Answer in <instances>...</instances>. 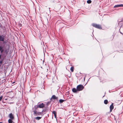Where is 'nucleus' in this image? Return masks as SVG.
Returning <instances> with one entry per match:
<instances>
[{"instance_id":"nucleus-1","label":"nucleus","mask_w":123,"mask_h":123,"mask_svg":"<svg viewBox=\"0 0 123 123\" xmlns=\"http://www.w3.org/2000/svg\"><path fill=\"white\" fill-rule=\"evenodd\" d=\"M92 25L95 28L99 29H101L102 27L100 25L98 24H97L95 23H93L92 24Z\"/></svg>"},{"instance_id":"nucleus-2","label":"nucleus","mask_w":123,"mask_h":123,"mask_svg":"<svg viewBox=\"0 0 123 123\" xmlns=\"http://www.w3.org/2000/svg\"><path fill=\"white\" fill-rule=\"evenodd\" d=\"M44 104L43 103H42L41 104L35 106V110H37V109L39 108H42L44 107Z\"/></svg>"},{"instance_id":"nucleus-3","label":"nucleus","mask_w":123,"mask_h":123,"mask_svg":"<svg viewBox=\"0 0 123 123\" xmlns=\"http://www.w3.org/2000/svg\"><path fill=\"white\" fill-rule=\"evenodd\" d=\"M84 88V86L82 85H80L77 86V89L78 90V91H79L82 90Z\"/></svg>"},{"instance_id":"nucleus-4","label":"nucleus","mask_w":123,"mask_h":123,"mask_svg":"<svg viewBox=\"0 0 123 123\" xmlns=\"http://www.w3.org/2000/svg\"><path fill=\"white\" fill-rule=\"evenodd\" d=\"M9 117L12 120H13L14 119V116L12 113H11L9 114Z\"/></svg>"},{"instance_id":"nucleus-5","label":"nucleus","mask_w":123,"mask_h":123,"mask_svg":"<svg viewBox=\"0 0 123 123\" xmlns=\"http://www.w3.org/2000/svg\"><path fill=\"white\" fill-rule=\"evenodd\" d=\"M123 4L117 5H115L114 6V8H116L119 7H123Z\"/></svg>"},{"instance_id":"nucleus-6","label":"nucleus","mask_w":123,"mask_h":123,"mask_svg":"<svg viewBox=\"0 0 123 123\" xmlns=\"http://www.w3.org/2000/svg\"><path fill=\"white\" fill-rule=\"evenodd\" d=\"M114 108V106L113 105V104L112 103V104L110 105V112H111L113 109Z\"/></svg>"},{"instance_id":"nucleus-7","label":"nucleus","mask_w":123,"mask_h":123,"mask_svg":"<svg viewBox=\"0 0 123 123\" xmlns=\"http://www.w3.org/2000/svg\"><path fill=\"white\" fill-rule=\"evenodd\" d=\"M57 99V97H56L55 95H53L51 98V99Z\"/></svg>"},{"instance_id":"nucleus-8","label":"nucleus","mask_w":123,"mask_h":123,"mask_svg":"<svg viewBox=\"0 0 123 123\" xmlns=\"http://www.w3.org/2000/svg\"><path fill=\"white\" fill-rule=\"evenodd\" d=\"M72 90L73 92H76L77 91H78L77 89H76L75 88H73Z\"/></svg>"},{"instance_id":"nucleus-9","label":"nucleus","mask_w":123,"mask_h":123,"mask_svg":"<svg viewBox=\"0 0 123 123\" xmlns=\"http://www.w3.org/2000/svg\"><path fill=\"white\" fill-rule=\"evenodd\" d=\"M4 40V37L0 36V41H3Z\"/></svg>"},{"instance_id":"nucleus-10","label":"nucleus","mask_w":123,"mask_h":123,"mask_svg":"<svg viewBox=\"0 0 123 123\" xmlns=\"http://www.w3.org/2000/svg\"><path fill=\"white\" fill-rule=\"evenodd\" d=\"M53 113L54 114L55 118L56 119V112L55 111H53Z\"/></svg>"},{"instance_id":"nucleus-11","label":"nucleus","mask_w":123,"mask_h":123,"mask_svg":"<svg viewBox=\"0 0 123 123\" xmlns=\"http://www.w3.org/2000/svg\"><path fill=\"white\" fill-rule=\"evenodd\" d=\"M12 120L11 119H9L8 120V123H12Z\"/></svg>"},{"instance_id":"nucleus-12","label":"nucleus","mask_w":123,"mask_h":123,"mask_svg":"<svg viewBox=\"0 0 123 123\" xmlns=\"http://www.w3.org/2000/svg\"><path fill=\"white\" fill-rule=\"evenodd\" d=\"M104 103L105 104H107L108 103V100H105L104 101Z\"/></svg>"},{"instance_id":"nucleus-13","label":"nucleus","mask_w":123,"mask_h":123,"mask_svg":"<svg viewBox=\"0 0 123 123\" xmlns=\"http://www.w3.org/2000/svg\"><path fill=\"white\" fill-rule=\"evenodd\" d=\"M87 3L88 4H90L91 3L92 1L90 0H88L87 1Z\"/></svg>"},{"instance_id":"nucleus-14","label":"nucleus","mask_w":123,"mask_h":123,"mask_svg":"<svg viewBox=\"0 0 123 123\" xmlns=\"http://www.w3.org/2000/svg\"><path fill=\"white\" fill-rule=\"evenodd\" d=\"M74 68L73 67H72L71 68H70V70L72 72H73V71H74Z\"/></svg>"},{"instance_id":"nucleus-15","label":"nucleus","mask_w":123,"mask_h":123,"mask_svg":"<svg viewBox=\"0 0 123 123\" xmlns=\"http://www.w3.org/2000/svg\"><path fill=\"white\" fill-rule=\"evenodd\" d=\"M41 118V117H37L36 118V119L39 120Z\"/></svg>"},{"instance_id":"nucleus-16","label":"nucleus","mask_w":123,"mask_h":123,"mask_svg":"<svg viewBox=\"0 0 123 123\" xmlns=\"http://www.w3.org/2000/svg\"><path fill=\"white\" fill-rule=\"evenodd\" d=\"M64 101V100H62V99H60L59 100V102L61 103H62Z\"/></svg>"},{"instance_id":"nucleus-17","label":"nucleus","mask_w":123,"mask_h":123,"mask_svg":"<svg viewBox=\"0 0 123 123\" xmlns=\"http://www.w3.org/2000/svg\"><path fill=\"white\" fill-rule=\"evenodd\" d=\"M33 112L34 114H38V113H37V111H34Z\"/></svg>"},{"instance_id":"nucleus-18","label":"nucleus","mask_w":123,"mask_h":123,"mask_svg":"<svg viewBox=\"0 0 123 123\" xmlns=\"http://www.w3.org/2000/svg\"><path fill=\"white\" fill-rule=\"evenodd\" d=\"M2 96H1L0 97V101H1L2 98Z\"/></svg>"},{"instance_id":"nucleus-19","label":"nucleus","mask_w":123,"mask_h":123,"mask_svg":"<svg viewBox=\"0 0 123 123\" xmlns=\"http://www.w3.org/2000/svg\"><path fill=\"white\" fill-rule=\"evenodd\" d=\"M2 49V48L1 47H0V51Z\"/></svg>"},{"instance_id":"nucleus-20","label":"nucleus","mask_w":123,"mask_h":123,"mask_svg":"<svg viewBox=\"0 0 123 123\" xmlns=\"http://www.w3.org/2000/svg\"><path fill=\"white\" fill-rule=\"evenodd\" d=\"M120 32V33H121V34H123V33H122V32Z\"/></svg>"},{"instance_id":"nucleus-21","label":"nucleus","mask_w":123,"mask_h":123,"mask_svg":"<svg viewBox=\"0 0 123 123\" xmlns=\"http://www.w3.org/2000/svg\"><path fill=\"white\" fill-rule=\"evenodd\" d=\"M3 51H2V50H1V52H3Z\"/></svg>"},{"instance_id":"nucleus-22","label":"nucleus","mask_w":123,"mask_h":123,"mask_svg":"<svg viewBox=\"0 0 123 123\" xmlns=\"http://www.w3.org/2000/svg\"><path fill=\"white\" fill-rule=\"evenodd\" d=\"M0 123H2L1 122H0Z\"/></svg>"}]
</instances>
